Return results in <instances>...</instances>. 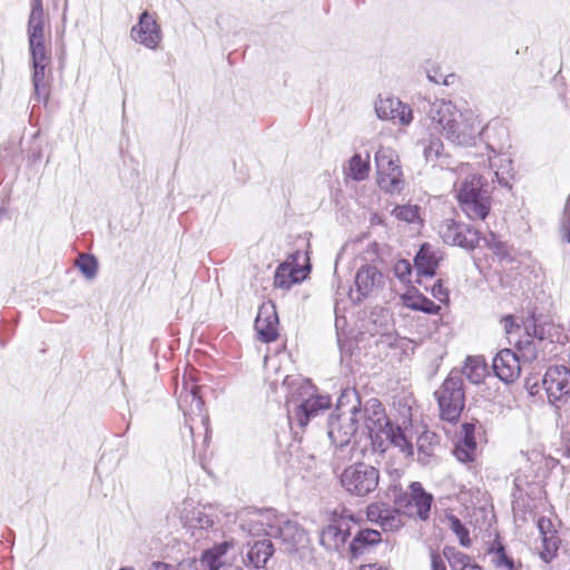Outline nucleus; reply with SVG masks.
<instances>
[{
  "instance_id": "f257e3e1",
  "label": "nucleus",
  "mask_w": 570,
  "mask_h": 570,
  "mask_svg": "<svg viewBox=\"0 0 570 570\" xmlns=\"http://www.w3.org/2000/svg\"><path fill=\"white\" fill-rule=\"evenodd\" d=\"M364 424L374 451L385 453L393 446L404 456L413 454L411 441L400 426L391 423L383 405L375 399L370 400L365 405Z\"/></svg>"
},
{
  "instance_id": "f03ea898",
  "label": "nucleus",
  "mask_w": 570,
  "mask_h": 570,
  "mask_svg": "<svg viewBox=\"0 0 570 570\" xmlns=\"http://www.w3.org/2000/svg\"><path fill=\"white\" fill-rule=\"evenodd\" d=\"M459 180L455 193L459 205L470 219H485L491 208V191L483 177L470 170V166L458 168Z\"/></svg>"
},
{
  "instance_id": "7ed1b4c3",
  "label": "nucleus",
  "mask_w": 570,
  "mask_h": 570,
  "mask_svg": "<svg viewBox=\"0 0 570 570\" xmlns=\"http://www.w3.org/2000/svg\"><path fill=\"white\" fill-rule=\"evenodd\" d=\"M330 405V396L314 395L313 386L308 382L302 383L287 399L289 424L304 428L311 419L327 410Z\"/></svg>"
},
{
  "instance_id": "20e7f679",
  "label": "nucleus",
  "mask_w": 570,
  "mask_h": 570,
  "mask_svg": "<svg viewBox=\"0 0 570 570\" xmlns=\"http://www.w3.org/2000/svg\"><path fill=\"white\" fill-rule=\"evenodd\" d=\"M362 411L353 406L348 415H337L328 421V438L335 446L334 458L337 461L352 459L354 446L351 439L357 431L358 417Z\"/></svg>"
},
{
  "instance_id": "39448f33",
  "label": "nucleus",
  "mask_w": 570,
  "mask_h": 570,
  "mask_svg": "<svg viewBox=\"0 0 570 570\" xmlns=\"http://www.w3.org/2000/svg\"><path fill=\"white\" fill-rule=\"evenodd\" d=\"M541 547H537L540 559L546 563L557 560V570H570V548L560 547V538L556 523L551 518L540 517L537 520Z\"/></svg>"
},
{
  "instance_id": "423d86ee",
  "label": "nucleus",
  "mask_w": 570,
  "mask_h": 570,
  "mask_svg": "<svg viewBox=\"0 0 570 570\" xmlns=\"http://www.w3.org/2000/svg\"><path fill=\"white\" fill-rule=\"evenodd\" d=\"M440 416L444 421H456L464 409L463 382L459 375H450L435 391Z\"/></svg>"
},
{
  "instance_id": "0eeeda50",
  "label": "nucleus",
  "mask_w": 570,
  "mask_h": 570,
  "mask_svg": "<svg viewBox=\"0 0 570 570\" xmlns=\"http://www.w3.org/2000/svg\"><path fill=\"white\" fill-rule=\"evenodd\" d=\"M340 479L346 492L356 497H366L377 488L380 472L376 468L360 462L345 468Z\"/></svg>"
},
{
  "instance_id": "6e6552de",
  "label": "nucleus",
  "mask_w": 570,
  "mask_h": 570,
  "mask_svg": "<svg viewBox=\"0 0 570 570\" xmlns=\"http://www.w3.org/2000/svg\"><path fill=\"white\" fill-rule=\"evenodd\" d=\"M379 186L386 193H400L404 180L399 158L395 151L387 147H380L375 153Z\"/></svg>"
},
{
  "instance_id": "1a4fd4ad",
  "label": "nucleus",
  "mask_w": 570,
  "mask_h": 570,
  "mask_svg": "<svg viewBox=\"0 0 570 570\" xmlns=\"http://www.w3.org/2000/svg\"><path fill=\"white\" fill-rule=\"evenodd\" d=\"M236 520L239 529L248 535L273 537L277 512L274 509L245 508L237 512Z\"/></svg>"
},
{
  "instance_id": "9d476101",
  "label": "nucleus",
  "mask_w": 570,
  "mask_h": 570,
  "mask_svg": "<svg viewBox=\"0 0 570 570\" xmlns=\"http://www.w3.org/2000/svg\"><path fill=\"white\" fill-rule=\"evenodd\" d=\"M409 488L410 492L401 495L395 504L403 514L426 520L431 510L432 497L423 490L419 482H412Z\"/></svg>"
},
{
  "instance_id": "9b49d317",
  "label": "nucleus",
  "mask_w": 570,
  "mask_h": 570,
  "mask_svg": "<svg viewBox=\"0 0 570 570\" xmlns=\"http://www.w3.org/2000/svg\"><path fill=\"white\" fill-rule=\"evenodd\" d=\"M524 331L527 337L515 343L520 361L529 363L538 360L543 361L546 355L542 346L547 344L544 342L543 328L532 320L529 324H524Z\"/></svg>"
},
{
  "instance_id": "f8f14e48",
  "label": "nucleus",
  "mask_w": 570,
  "mask_h": 570,
  "mask_svg": "<svg viewBox=\"0 0 570 570\" xmlns=\"http://www.w3.org/2000/svg\"><path fill=\"white\" fill-rule=\"evenodd\" d=\"M374 108L381 120H389L401 126H409L413 120L412 108L396 97L379 96Z\"/></svg>"
},
{
  "instance_id": "ddd939ff",
  "label": "nucleus",
  "mask_w": 570,
  "mask_h": 570,
  "mask_svg": "<svg viewBox=\"0 0 570 570\" xmlns=\"http://www.w3.org/2000/svg\"><path fill=\"white\" fill-rule=\"evenodd\" d=\"M461 115L459 119L455 117V122L445 137L455 145L470 146L480 134V121L471 109H463Z\"/></svg>"
},
{
  "instance_id": "4468645a",
  "label": "nucleus",
  "mask_w": 570,
  "mask_h": 570,
  "mask_svg": "<svg viewBox=\"0 0 570 570\" xmlns=\"http://www.w3.org/2000/svg\"><path fill=\"white\" fill-rule=\"evenodd\" d=\"M28 36L31 56L49 53L41 0L33 1L28 22Z\"/></svg>"
},
{
  "instance_id": "2eb2a0df",
  "label": "nucleus",
  "mask_w": 570,
  "mask_h": 570,
  "mask_svg": "<svg viewBox=\"0 0 570 570\" xmlns=\"http://www.w3.org/2000/svg\"><path fill=\"white\" fill-rule=\"evenodd\" d=\"M439 234L444 243L464 248H473L479 242L478 232L452 218L444 219L441 223Z\"/></svg>"
},
{
  "instance_id": "dca6fc26",
  "label": "nucleus",
  "mask_w": 570,
  "mask_h": 570,
  "mask_svg": "<svg viewBox=\"0 0 570 570\" xmlns=\"http://www.w3.org/2000/svg\"><path fill=\"white\" fill-rule=\"evenodd\" d=\"M463 110L459 109L454 104L444 99H435L428 102L425 114L435 129L442 131L444 135L453 127L455 117L459 119Z\"/></svg>"
},
{
  "instance_id": "f3484780",
  "label": "nucleus",
  "mask_w": 570,
  "mask_h": 570,
  "mask_svg": "<svg viewBox=\"0 0 570 570\" xmlns=\"http://www.w3.org/2000/svg\"><path fill=\"white\" fill-rule=\"evenodd\" d=\"M383 275L373 265L365 264L358 268L355 275V289H351L350 296L355 302H361L380 289Z\"/></svg>"
},
{
  "instance_id": "a211bd4d",
  "label": "nucleus",
  "mask_w": 570,
  "mask_h": 570,
  "mask_svg": "<svg viewBox=\"0 0 570 570\" xmlns=\"http://www.w3.org/2000/svg\"><path fill=\"white\" fill-rule=\"evenodd\" d=\"M130 36L134 41L148 49H156L163 39L156 18L147 11L139 16L138 23L130 30Z\"/></svg>"
},
{
  "instance_id": "6ab92c4d",
  "label": "nucleus",
  "mask_w": 570,
  "mask_h": 570,
  "mask_svg": "<svg viewBox=\"0 0 570 570\" xmlns=\"http://www.w3.org/2000/svg\"><path fill=\"white\" fill-rule=\"evenodd\" d=\"M543 386L550 400L570 396V368L563 365L549 367L543 377Z\"/></svg>"
},
{
  "instance_id": "aec40b11",
  "label": "nucleus",
  "mask_w": 570,
  "mask_h": 570,
  "mask_svg": "<svg viewBox=\"0 0 570 570\" xmlns=\"http://www.w3.org/2000/svg\"><path fill=\"white\" fill-rule=\"evenodd\" d=\"M401 511L399 507L393 509L384 503H372L366 509V515L384 531H396L403 525Z\"/></svg>"
},
{
  "instance_id": "412c9836",
  "label": "nucleus",
  "mask_w": 570,
  "mask_h": 570,
  "mask_svg": "<svg viewBox=\"0 0 570 570\" xmlns=\"http://www.w3.org/2000/svg\"><path fill=\"white\" fill-rule=\"evenodd\" d=\"M278 317L275 306L271 303H264L257 313L255 320V330L261 341L273 342L278 336Z\"/></svg>"
},
{
  "instance_id": "4be33fe9",
  "label": "nucleus",
  "mask_w": 570,
  "mask_h": 570,
  "mask_svg": "<svg viewBox=\"0 0 570 570\" xmlns=\"http://www.w3.org/2000/svg\"><path fill=\"white\" fill-rule=\"evenodd\" d=\"M493 371L501 381L514 382L521 372L520 357L509 348L501 350L493 358Z\"/></svg>"
},
{
  "instance_id": "5701e85b",
  "label": "nucleus",
  "mask_w": 570,
  "mask_h": 570,
  "mask_svg": "<svg viewBox=\"0 0 570 570\" xmlns=\"http://www.w3.org/2000/svg\"><path fill=\"white\" fill-rule=\"evenodd\" d=\"M273 538L282 539L288 546L287 550L292 551L306 541V533L297 522L291 521L284 514L277 513Z\"/></svg>"
},
{
  "instance_id": "b1692460",
  "label": "nucleus",
  "mask_w": 570,
  "mask_h": 570,
  "mask_svg": "<svg viewBox=\"0 0 570 570\" xmlns=\"http://www.w3.org/2000/svg\"><path fill=\"white\" fill-rule=\"evenodd\" d=\"M350 535L348 523L344 519L335 520L320 532V543L328 551H341Z\"/></svg>"
},
{
  "instance_id": "393cba45",
  "label": "nucleus",
  "mask_w": 570,
  "mask_h": 570,
  "mask_svg": "<svg viewBox=\"0 0 570 570\" xmlns=\"http://www.w3.org/2000/svg\"><path fill=\"white\" fill-rule=\"evenodd\" d=\"M33 66V96L38 101L47 102L49 97L48 71L47 67L50 60V55L45 53L41 56H31Z\"/></svg>"
},
{
  "instance_id": "a878e982",
  "label": "nucleus",
  "mask_w": 570,
  "mask_h": 570,
  "mask_svg": "<svg viewBox=\"0 0 570 570\" xmlns=\"http://www.w3.org/2000/svg\"><path fill=\"white\" fill-rule=\"evenodd\" d=\"M476 450L474 425L465 423L461 426L460 439L454 448L453 453L460 462L468 463L475 459Z\"/></svg>"
},
{
  "instance_id": "bb28decb",
  "label": "nucleus",
  "mask_w": 570,
  "mask_h": 570,
  "mask_svg": "<svg viewBox=\"0 0 570 570\" xmlns=\"http://www.w3.org/2000/svg\"><path fill=\"white\" fill-rule=\"evenodd\" d=\"M274 553V547L271 540L263 539L254 543H247V552L244 563L255 569L264 568Z\"/></svg>"
},
{
  "instance_id": "cd10ccee",
  "label": "nucleus",
  "mask_w": 570,
  "mask_h": 570,
  "mask_svg": "<svg viewBox=\"0 0 570 570\" xmlns=\"http://www.w3.org/2000/svg\"><path fill=\"white\" fill-rule=\"evenodd\" d=\"M233 548V542H222L203 552L199 564L203 570H224L227 563V552Z\"/></svg>"
},
{
  "instance_id": "c85d7f7f",
  "label": "nucleus",
  "mask_w": 570,
  "mask_h": 570,
  "mask_svg": "<svg viewBox=\"0 0 570 570\" xmlns=\"http://www.w3.org/2000/svg\"><path fill=\"white\" fill-rule=\"evenodd\" d=\"M382 541L381 533L372 529L360 530L350 543L348 550L352 558L357 559L368 553Z\"/></svg>"
},
{
  "instance_id": "c756f323",
  "label": "nucleus",
  "mask_w": 570,
  "mask_h": 570,
  "mask_svg": "<svg viewBox=\"0 0 570 570\" xmlns=\"http://www.w3.org/2000/svg\"><path fill=\"white\" fill-rule=\"evenodd\" d=\"M441 258L439 250H435L430 244H423L415 256V266L423 275L432 276Z\"/></svg>"
},
{
  "instance_id": "7c9ffc66",
  "label": "nucleus",
  "mask_w": 570,
  "mask_h": 570,
  "mask_svg": "<svg viewBox=\"0 0 570 570\" xmlns=\"http://www.w3.org/2000/svg\"><path fill=\"white\" fill-rule=\"evenodd\" d=\"M489 164L494 171L498 183L501 186L510 187V183L513 178L511 158L505 154H494L489 156Z\"/></svg>"
},
{
  "instance_id": "2f4dec72",
  "label": "nucleus",
  "mask_w": 570,
  "mask_h": 570,
  "mask_svg": "<svg viewBox=\"0 0 570 570\" xmlns=\"http://www.w3.org/2000/svg\"><path fill=\"white\" fill-rule=\"evenodd\" d=\"M463 375L473 384H480L488 374L485 361L480 356H469L462 370Z\"/></svg>"
},
{
  "instance_id": "473e14b6",
  "label": "nucleus",
  "mask_w": 570,
  "mask_h": 570,
  "mask_svg": "<svg viewBox=\"0 0 570 570\" xmlns=\"http://www.w3.org/2000/svg\"><path fill=\"white\" fill-rule=\"evenodd\" d=\"M443 554L449 561L452 570H482V568L474 562L471 557L455 550L454 548H444Z\"/></svg>"
},
{
  "instance_id": "72a5a7b5",
  "label": "nucleus",
  "mask_w": 570,
  "mask_h": 570,
  "mask_svg": "<svg viewBox=\"0 0 570 570\" xmlns=\"http://www.w3.org/2000/svg\"><path fill=\"white\" fill-rule=\"evenodd\" d=\"M491 562L498 570H517V562L507 554L500 542H494L488 550Z\"/></svg>"
},
{
  "instance_id": "f704fd0d",
  "label": "nucleus",
  "mask_w": 570,
  "mask_h": 570,
  "mask_svg": "<svg viewBox=\"0 0 570 570\" xmlns=\"http://www.w3.org/2000/svg\"><path fill=\"white\" fill-rule=\"evenodd\" d=\"M298 271L291 267L289 264H281L274 276V285L279 288H289L292 284L299 281Z\"/></svg>"
},
{
  "instance_id": "c9c22d12",
  "label": "nucleus",
  "mask_w": 570,
  "mask_h": 570,
  "mask_svg": "<svg viewBox=\"0 0 570 570\" xmlns=\"http://www.w3.org/2000/svg\"><path fill=\"white\" fill-rule=\"evenodd\" d=\"M527 461L531 463V473L533 476H537L543 469H553L558 463L556 459L544 456L541 452L535 450L528 454Z\"/></svg>"
},
{
  "instance_id": "e433bc0d",
  "label": "nucleus",
  "mask_w": 570,
  "mask_h": 570,
  "mask_svg": "<svg viewBox=\"0 0 570 570\" xmlns=\"http://www.w3.org/2000/svg\"><path fill=\"white\" fill-rule=\"evenodd\" d=\"M444 146L439 137H431L423 142V156L426 163L436 165L438 160L444 156Z\"/></svg>"
},
{
  "instance_id": "4c0bfd02",
  "label": "nucleus",
  "mask_w": 570,
  "mask_h": 570,
  "mask_svg": "<svg viewBox=\"0 0 570 570\" xmlns=\"http://www.w3.org/2000/svg\"><path fill=\"white\" fill-rule=\"evenodd\" d=\"M370 171V160L368 156L366 158H362L361 155H354L348 165V176H351L355 180H364L368 176Z\"/></svg>"
},
{
  "instance_id": "58836bf2",
  "label": "nucleus",
  "mask_w": 570,
  "mask_h": 570,
  "mask_svg": "<svg viewBox=\"0 0 570 570\" xmlns=\"http://www.w3.org/2000/svg\"><path fill=\"white\" fill-rule=\"evenodd\" d=\"M420 207L417 205L405 204L395 206L392 210V215L401 222L414 224L421 220Z\"/></svg>"
},
{
  "instance_id": "ea45409f",
  "label": "nucleus",
  "mask_w": 570,
  "mask_h": 570,
  "mask_svg": "<svg viewBox=\"0 0 570 570\" xmlns=\"http://www.w3.org/2000/svg\"><path fill=\"white\" fill-rule=\"evenodd\" d=\"M76 264L86 278L92 279L96 277L98 271V262L94 256L88 254H80Z\"/></svg>"
},
{
  "instance_id": "a19ab883",
  "label": "nucleus",
  "mask_w": 570,
  "mask_h": 570,
  "mask_svg": "<svg viewBox=\"0 0 570 570\" xmlns=\"http://www.w3.org/2000/svg\"><path fill=\"white\" fill-rule=\"evenodd\" d=\"M449 521H450V528L459 538L461 546L469 547L471 544V539H470L468 529L454 515H451L449 518Z\"/></svg>"
},
{
  "instance_id": "79ce46f5",
  "label": "nucleus",
  "mask_w": 570,
  "mask_h": 570,
  "mask_svg": "<svg viewBox=\"0 0 570 570\" xmlns=\"http://www.w3.org/2000/svg\"><path fill=\"white\" fill-rule=\"evenodd\" d=\"M198 387L191 386L189 392H186V395L183 396L180 394L179 396V406L183 407V402H188L190 399V411L194 412L195 410L200 412L203 407V401L200 396L197 394Z\"/></svg>"
},
{
  "instance_id": "37998d69",
  "label": "nucleus",
  "mask_w": 570,
  "mask_h": 570,
  "mask_svg": "<svg viewBox=\"0 0 570 570\" xmlns=\"http://www.w3.org/2000/svg\"><path fill=\"white\" fill-rule=\"evenodd\" d=\"M412 309L422 311L428 314H438L441 309L439 305L428 298H420V305H410Z\"/></svg>"
},
{
  "instance_id": "c03bdc74",
  "label": "nucleus",
  "mask_w": 570,
  "mask_h": 570,
  "mask_svg": "<svg viewBox=\"0 0 570 570\" xmlns=\"http://www.w3.org/2000/svg\"><path fill=\"white\" fill-rule=\"evenodd\" d=\"M394 274L397 278H400L402 282H405L409 279L411 275V265L407 261H399L394 266Z\"/></svg>"
},
{
  "instance_id": "a18cd8bd",
  "label": "nucleus",
  "mask_w": 570,
  "mask_h": 570,
  "mask_svg": "<svg viewBox=\"0 0 570 570\" xmlns=\"http://www.w3.org/2000/svg\"><path fill=\"white\" fill-rule=\"evenodd\" d=\"M501 322L505 333L509 335V340H511L512 334L520 330V325L512 315L504 316Z\"/></svg>"
},
{
  "instance_id": "49530a36",
  "label": "nucleus",
  "mask_w": 570,
  "mask_h": 570,
  "mask_svg": "<svg viewBox=\"0 0 570 570\" xmlns=\"http://www.w3.org/2000/svg\"><path fill=\"white\" fill-rule=\"evenodd\" d=\"M431 570H446L443 559L435 552L431 553Z\"/></svg>"
},
{
  "instance_id": "de8ad7c7",
  "label": "nucleus",
  "mask_w": 570,
  "mask_h": 570,
  "mask_svg": "<svg viewBox=\"0 0 570 570\" xmlns=\"http://www.w3.org/2000/svg\"><path fill=\"white\" fill-rule=\"evenodd\" d=\"M432 294L441 302L448 297V292L440 282L433 285Z\"/></svg>"
},
{
  "instance_id": "09e8293b",
  "label": "nucleus",
  "mask_w": 570,
  "mask_h": 570,
  "mask_svg": "<svg viewBox=\"0 0 570 570\" xmlns=\"http://www.w3.org/2000/svg\"><path fill=\"white\" fill-rule=\"evenodd\" d=\"M562 238L570 244V213H567L562 224Z\"/></svg>"
},
{
  "instance_id": "8fccbe9b",
  "label": "nucleus",
  "mask_w": 570,
  "mask_h": 570,
  "mask_svg": "<svg viewBox=\"0 0 570 570\" xmlns=\"http://www.w3.org/2000/svg\"><path fill=\"white\" fill-rule=\"evenodd\" d=\"M198 523L200 528L205 529L213 525V520L209 517L205 515L198 519Z\"/></svg>"
},
{
  "instance_id": "3c124183",
  "label": "nucleus",
  "mask_w": 570,
  "mask_h": 570,
  "mask_svg": "<svg viewBox=\"0 0 570 570\" xmlns=\"http://www.w3.org/2000/svg\"><path fill=\"white\" fill-rule=\"evenodd\" d=\"M377 256V245L372 243L368 245V257L366 259L373 261Z\"/></svg>"
},
{
  "instance_id": "603ef678",
  "label": "nucleus",
  "mask_w": 570,
  "mask_h": 570,
  "mask_svg": "<svg viewBox=\"0 0 570 570\" xmlns=\"http://www.w3.org/2000/svg\"><path fill=\"white\" fill-rule=\"evenodd\" d=\"M428 78L430 81H432L434 83H440L442 76L441 75L439 76L436 72L431 73L430 71H428Z\"/></svg>"
},
{
  "instance_id": "864d4df0",
  "label": "nucleus",
  "mask_w": 570,
  "mask_h": 570,
  "mask_svg": "<svg viewBox=\"0 0 570 570\" xmlns=\"http://www.w3.org/2000/svg\"><path fill=\"white\" fill-rule=\"evenodd\" d=\"M357 570H386L383 567H377L376 564H363Z\"/></svg>"
},
{
  "instance_id": "5fc2aeb1",
  "label": "nucleus",
  "mask_w": 570,
  "mask_h": 570,
  "mask_svg": "<svg viewBox=\"0 0 570 570\" xmlns=\"http://www.w3.org/2000/svg\"><path fill=\"white\" fill-rule=\"evenodd\" d=\"M154 567H156L158 570H174L170 564L164 562H154Z\"/></svg>"
},
{
  "instance_id": "6e6d98bb",
  "label": "nucleus",
  "mask_w": 570,
  "mask_h": 570,
  "mask_svg": "<svg viewBox=\"0 0 570 570\" xmlns=\"http://www.w3.org/2000/svg\"><path fill=\"white\" fill-rule=\"evenodd\" d=\"M224 570H243V568L240 566H236V564H228L227 567H225Z\"/></svg>"
},
{
  "instance_id": "4d7b16f0",
  "label": "nucleus",
  "mask_w": 570,
  "mask_h": 570,
  "mask_svg": "<svg viewBox=\"0 0 570 570\" xmlns=\"http://www.w3.org/2000/svg\"><path fill=\"white\" fill-rule=\"evenodd\" d=\"M406 305L409 307H410V305H420V298L417 301L413 302V303H407Z\"/></svg>"
},
{
  "instance_id": "13d9d810",
  "label": "nucleus",
  "mask_w": 570,
  "mask_h": 570,
  "mask_svg": "<svg viewBox=\"0 0 570 570\" xmlns=\"http://www.w3.org/2000/svg\"><path fill=\"white\" fill-rule=\"evenodd\" d=\"M289 377L287 376L285 380H284V384H289Z\"/></svg>"
},
{
  "instance_id": "bf43d9fd",
  "label": "nucleus",
  "mask_w": 570,
  "mask_h": 570,
  "mask_svg": "<svg viewBox=\"0 0 570 570\" xmlns=\"http://www.w3.org/2000/svg\"><path fill=\"white\" fill-rule=\"evenodd\" d=\"M119 570H134L132 568H129V567H125V568H121Z\"/></svg>"
}]
</instances>
